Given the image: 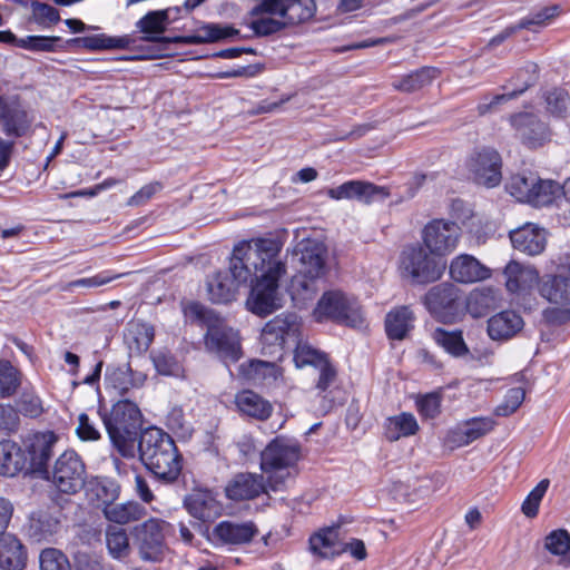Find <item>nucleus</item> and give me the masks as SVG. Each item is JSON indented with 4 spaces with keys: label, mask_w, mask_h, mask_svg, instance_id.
<instances>
[{
    "label": "nucleus",
    "mask_w": 570,
    "mask_h": 570,
    "mask_svg": "<svg viewBox=\"0 0 570 570\" xmlns=\"http://www.w3.org/2000/svg\"><path fill=\"white\" fill-rule=\"evenodd\" d=\"M549 487V480L543 479L541 480L537 487L528 494L525 500L522 503L521 510L522 512L529 517L534 518L538 514L539 505L544 497L547 490Z\"/></svg>",
    "instance_id": "57"
},
{
    "label": "nucleus",
    "mask_w": 570,
    "mask_h": 570,
    "mask_svg": "<svg viewBox=\"0 0 570 570\" xmlns=\"http://www.w3.org/2000/svg\"><path fill=\"white\" fill-rule=\"evenodd\" d=\"M253 20L249 23L250 29L257 37H267L274 35L286 27V22L283 19L273 18L269 13H261L253 16Z\"/></svg>",
    "instance_id": "48"
},
{
    "label": "nucleus",
    "mask_w": 570,
    "mask_h": 570,
    "mask_svg": "<svg viewBox=\"0 0 570 570\" xmlns=\"http://www.w3.org/2000/svg\"><path fill=\"white\" fill-rule=\"evenodd\" d=\"M524 326L523 318L514 311H502L488 320V334L493 341H508Z\"/></svg>",
    "instance_id": "28"
},
{
    "label": "nucleus",
    "mask_w": 570,
    "mask_h": 570,
    "mask_svg": "<svg viewBox=\"0 0 570 570\" xmlns=\"http://www.w3.org/2000/svg\"><path fill=\"white\" fill-rule=\"evenodd\" d=\"M166 425L175 433L185 435L189 432V425L185 420L184 411L179 406H174L170 409L166 416Z\"/></svg>",
    "instance_id": "63"
},
{
    "label": "nucleus",
    "mask_w": 570,
    "mask_h": 570,
    "mask_svg": "<svg viewBox=\"0 0 570 570\" xmlns=\"http://www.w3.org/2000/svg\"><path fill=\"white\" fill-rule=\"evenodd\" d=\"M271 490L267 476L262 473L239 472L225 487L226 497L232 501H247L266 494Z\"/></svg>",
    "instance_id": "21"
},
{
    "label": "nucleus",
    "mask_w": 570,
    "mask_h": 570,
    "mask_svg": "<svg viewBox=\"0 0 570 570\" xmlns=\"http://www.w3.org/2000/svg\"><path fill=\"white\" fill-rule=\"evenodd\" d=\"M104 514L110 522L127 524L138 521L146 514V509L140 503L128 501L126 503H109L104 507Z\"/></svg>",
    "instance_id": "37"
},
{
    "label": "nucleus",
    "mask_w": 570,
    "mask_h": 570,
    "mask_svg": "<svg viewBox=\"0 0 570 570\" xmlns=\"http://www.w3.org/2000/svg\"><path fill=\"white\" fill-rule=\"evenodd\" d=\"M497 303L498 294L495 289L492 287L475 288L466 298V309L473 317H480L495 308Z\"/></svg>",
    "instance_id": "41"
},
{
    "label": "nucleus",
    "mask_w": 570,
    "mask_h": 570,
    "mask_svg": "<svg viewBox=\"0 0 570 570\" xmlns=\"http://www.w3.org/2000/svg\"><path fill=\"white\" fill-rule=\"evenodd\" d=\"M547 110L554 117L564 118L570 114V96L564 89L554 88L546 96Z\"/></svg>",
    "instance_id": "49"
},
{
    "label": "nucleus",
    "mask_w": 570,
    "mask_h": 570,
    "mask_svg": "<svg viewBox=\"0 0 570 570\" xmlns=\"http://www.w3.org/2000/svg\"><path fill=\"white\" fill-rule=\"evenodd\" d=\"M187 511L196 519L207 522L220 514L222 505L209 491H195L185 499Z\"/></svg>",
    "instance_id": "30"
},
{
    "label": "nucleus",
    "mask_w": 570,
    "mask_h": 570,
    "mask_svg": "<svg viewBox=\"0 0 570 570\" xmlns=\"http://www.w3.org/2000/svg\"><path fill=\"white\" fill-rule=\"evenodd\" d=\"M282 244L271 238L242 242L234 247L228 272H217L207 279L212 302H232L242 285L250 286L248 309L259 316L279 307L278 282L286 274L281 257Z\"/></svg>",
    "instance_id": "1"
},
{
    "label": "nucleus",
    "mask_w": 570,
    "mask_h": 570,
    "mask_svg": "<svg viewBox=\"0 0 570 570\" xmlns=\"http://www.w3.org/2000/svg\"><path fill=\"white\" fill-rule=\"evenodd\" d=\"M69 46L85 48L89 50H102L111 48H125L129 43L128 38H111L105 35H92L78 37L67 41Z\"/></svg>",
    "instance_id": "44"
},
{
    "label": "nucleus",
    "mask_w": 570,
    "mask_h": 570,
    "mask_svg": "<svg viewBox=\"0 0 570 570\" xmlns=\"http://www.w3.org/2000/svg\"><path fill=\"white\" fill-rule=\"evenodd\" d=\"M301 322L296 314H281L267 322L262 331L261 343L264 355H281L288 338H297Z\"/></svg>",
    "instance_id": "13"
},
{
    "label": "nucleus",
    "mask_w": 570,
    "mask_h": 570,
    "mask_svg": "<svg viewBox=\"0 0 570 570\" xmlns=\"http://www.w3.org/2000/svg\"><path fill=\"white\" fill-rule=\"evenodd\" d=\"M156 371L161 375L180 376L183 368L180 363L169 353L158 352L153 355Z\"/></svg>",
    "instance_id": "59"
},
{
    "label": "nucleus",
    "mask_w": 570,
    "mask_h": 570,
    "mask_svg": "<svg viewBox=\"0 0 570 570\" xmlns=\"http://www.w3.org/2000/svg\"><path fill=\"white\" fill-rule=\"evenodd\" d=\"M315 11L316 4L314 0H261L252 9V14L269 13L278 16L286 22L287 27L312 19Z\"/></svg>",
    "instance_id": "14"
},
{
    "label": "nucleus",
    "mask_w": 570,
    "mask_h": 570,
    "mask_svg": "<svg viewBox=\"0 0 570 570\" xmlns=\"http://www.w3.org/2000/svg\"><path fill=\"white\" fill-rule=\"evenodd\" d=\"M56 441L57 436L53 432L36 433L27 440L26 450L33 471L48 473V461Z\"/></svg>",
    "instance_id": "26"
},
{
    "label": "nucleus",
    "mask_w": 570,
    "mask_h": 570,
    "mask_svg": "<svg viewBox=\"0 0 570 570\" xmlns=\"http://www.w3.org/2000/svg\"><path fill=\"white\" fill-rule=\"evenodd\" d=\"M507 190L521 203L533 206H547L560 196V184L551 179H541L533 173L513 175L507 184Z\"/></svg>",
    "instance_id": "10"
},
{
    "label": "nucleus",
    "mask_w": 570,
    "mask_h": 570,
    "mask_svg": "<svg viewBox=\"0 0 570 570\" xmlns=\"http://www.w3.org/2000/svg\"><path fill=\"white\" fill-rule=\"evenodd\" d=\"M340 527L332 525L322 529L309 538V549L322 558H333L342 554Z\"/></svg>",
    "instance_id": "33"
},
{
    "label": "nucleus",
    "mask_w": 570,
    "mask_h": 570,
    "mask_svg": "<svg viewBox=\"0 0 570 570\" xmlns=\"http://www.w3.org/2000/svg\"><path fill=\"white\" fill-rule=\"evenodd\" d=\"M237 410L246 416L266 421L273 413L271 402L250 390H243L235 395Z\"/></svg>",
    "instance_id": "31"
},
{
    "label": "nucleus",
    "mask_w": 570,
    "mask_h": 570,
    "mask_svg": "<svg viewBox=\"0 0 570 570\" xmlns=\"http://www.w3.org/2000/svg\"><path fill=\"white\" fill-rule=\"evenodd\" d=\"M505 286L510 293H528L533 286L540 285V277L537 269L525 267L517 262H510L504 268Z\"/></svg>",
    "instance_id": "29"
},
{
    "label": "nucleus",
    "mask_w": 570,
    "mask_h": 570,
    "mask_svg": "<svg viewBox=\"0 0 570 570\" xmlns=\"http://www.w3.org/2000/svg\"><path fill=\"white\" fill-rule=\"evenodd\" d=\"M60 41L56 36H27L17 41V47L33 52H56Z\"/></svg>",
    "instance_id": "47"
},
{
    "label": "nucleus",
    "mask_w": 570,
    "mask_h": 570,
    "mask_svg": "<svg viewBox=\"0 0 570 570\" xmlns=\"http://www.w3.org/2000/svg\"><path fill=\"white\" fill-rule=\"evenodd\" d=\"M296 255H299V275L292 282V289L302 299H312L317 292L315 281L323 277L326 272V247L317 240H302L297 245Z\"/></svg>",
    "instance_id": "8"
},
{
    "label": "nucleus",
    "mask_w": 570,
    "mask_h": 570,
    "mask_svg": "<svg viewBox=\"0 0 570 570\" xmlns=\"http://www.w3.org/2000/svg\"><path fill=\"white\" fill-rule=\"evenodd\" d=\"M154 337V327L150 324L142 322L129 323L125 334V338L129 345V348L139 354L146 352L149 348Z\"/></svg>",
    "instance_id": "42"
},
{
    "label": "nucleus",
    "mask_w": 570,
    "mask_h": 570,
    "mask_svg": "<svg viewBox=\"0 0 570 570\" xmlns=\"http://www.w3.org/2000/svg\"><path fill=\"white\" fill-rule=\"evenodd\" d=\"M3 122V131L7 136L21 137L29 128L26 111L18 107L3 106L0 112Z\"/></svg>",
    "instance_id": "43"
},
{
    "label": "nucleus",
    "mask_w": 570,
    "mask_h": 570,
    "mask_svg": "<svg viewBox=\"0 0 570 570\" xmlns=\"http://www.w3.org/2000/svg\"><path fill=\"white\" fill-rule=\"evenodd\" d=\"M544 547L552 554L560 556L562 561L570 562V535L566 530H554L548 534Z\"/></svg>",
    "instance_id": "50"
},
{
    "label": "nucleus",
    "mask_w": 570,
    "mask_h": 570,
    "mask_svg": "<svg viewBox=\"0 0 570 570\" xmlns=\"http://www.w3.org/2000/svg\"><path fill=\"white\" fill-rule=\"evenodd\" d=\"M511 125L522 142L530 148H537L548 139L547 125L532 114L523 112L512 116Z\"/></svg>",
    "instance_id": "24"
},
{
    "label": "nucleus",
    "mask_w": 570,
    "mask_h": 570,
    "mask_svg": "<svg viewBox=\"0 0 570 570\" xmlns=\"http://www.w3.org/2000/svg\"><path fill=\"white\" fill-rule=\"evenodd\" d=\"M18 412L29 417H38L43 407L40 397L33 391H24L17 402Z\"/></svg>",
    "instance_id": "58"
},
{
    "label": "nucleus",
    "mask_w": 570,
    "mask_h": 570,
    "mask_svg": "<svg viewBox=\"0 0 570 570\" xmlns=\"http://www.w3.org/2000/svg\"><path fill=\"white\" fill-rule=\"evenodd\" d=\"M106 543L109 553L115 559H122L129 556L130 546L127 532L117 527H108L106 530Z\"/></svg>",
    "instance_id": "46"
},
{
    "label": "nucleus",
    "mask_w": 570,
    "mask_h": 570,
    "mask_svg": "<svg viewBox=\"0 0 570 570\" xmlns=\"http://www.w3.org/2000/svg\"><path fill=\"white\" fill-rule=\"evenodd\" d=\"M86 495L88 500L96 503L97 507L100 504H109L116 499V489L114 484L105 480L95 478L85 482Z\"/></svg>",
    "instance_id": "45"
},
{
    "label": "nucleus",
    "mask_w": 570,
    "mask_h": 570,
    "mask_svg": "<svg viewBox=\"0 0 570 570\" xmlns=\"http://www.w3.org/2000/svg\"><path fill=\"white\" fill-rule=\"evenodd\" d=\"M186 312L197 320L208 323V330L205 336L206 347L214 352L226 365L236 363L242 357V346L238 333L233 328L219 323H209L213 318V312L199 303H191Z\"/></svg>",
    "instance_id": "7"
},
{
    "label": "nucleus",
    "mask_w": 570,
    "mask_h": 570,
    "mask_svg": "<svg viewBox=\"0 0 570 570\" xmlns=\"http://www.w3.org/2000/svg\"><path fill=\"white\" fill-rule=\"evenodd\" d=\"M414 315L409 306H400L385 317L386 334L392 340H403L413 327Z\"/></svg>",
    "instance_id": "39"
},
{
    "label": "nucleus",
    "mask_w": 570,
    "mask_h": 570,
    "mask_svg": "<svg viewBox=\"0 0 570 570\" xmlns=\"http://www.w3.org/2000/svg\"><path fill=\"white\" fill-rule=\"evenodd\" d=\"M239 373L248 381L261 384H273L281 376V368L274 362L250 360L240 364Z\"/></svg>",
    "instance_id": "34"
},
{
    "label": "nucleus",
    "mask_w": 570,
    "mask_h": 570,
    "mask_svg": "<svg viewBox=\"0 0 570 570\" xmlns=\"http://www.w3.org/2000/svg\"><path fill=\"white\" fill-rule=\"evenodd\" d=\"M30 7L32 20L41 28L49 29L60 21L59 11L48 3L32 1Z\"/></svg>",
    "instance_id": "52"
},
{
    "label": "nucleus",
    "mask_w": 570,
    "mask_h": 570,
    "mask_svg": "<svg viewBox=\"0 0 570 570\" xmlns=\"http://www.w3.org/2000/svg\"><path fill=\"white\" fill-rule=\"evenodd\" d=\"M326 195L334 200L354 199L370 205L376 200H384L390 196V191L386 187L370 181L348 180L337 187L328 188Z\"/></svg>",
    "instance_id": "20"
},
{
    "label": "nucleus",
    "mask_w": 570,
    "mask_h": 570,
    "mask_svg": "<svg viewBox=\"0 0 570 570\" xmlns=\"http://www.w3.org/2000/svg\"><path fill=\"white\" fill-rule=\"evenodd\" d=\"M40 570H71L68 558L55 548H47L40 553Z\"/></svg>",
    "instance_id": "54"
},
{
    "label": "nucleus",
    "mask_w": 570,
    "mask_h": 570,
    "mask_svg": "<svg viewBox=\"0 0 570 570\" xmlns=\"http://www.w3.org/2000/svg\"><path fill=\"white\" fill-rule=\"evenodd\" d=\"M547 230L535 224L527 223L510 232L513 247L529 256L541 254L547 246Z\"/></svg>",
    "instance_id": "23"
},
{
    "label": "nucleus",
    "mask_w": 570,
    "mask_h": 570,
    "mask_svg": "<svg viewBox=\"0 0 570 570\" xmlns=\"http://www.w3.org/2000/svg\"><path fill=\"white\" fill-rule=\"evenodd\" d=\"M417 430L419 424L415 416L407 412L390 416L384 423V435L390 442L414 435Z\"/></svg>",
    "instance_id": "38"
},
{
    "label": "nucleus",
    "mask_w": 570,
    "mask_h": 570,
    "mask_svg": "<svg viewBox=\"0 0 570 570\" xmlns=\"http://www.w3.org/2000/svg\"><path fill=\"white\" fill-rule=\"evenodd\" d=\"M169 524L158 518H150L132 529L134 544L145 561H159L165 550V537Z\"/></svg>",
    "instance_id": "12"
},
{
    "label": "nucleus",
    "mask_w": 570,
    "mask_h": 570,
    "mask_svg": "<svg viewBox=\"0 0 570 570\" xmlns=\"http://www.w3.org/2000/svg\"><path fill=\"white\" fill-rule=\"evenodd\" d=\"M47 478L57 490L66 494H75L85 487L86 466L82 459L73 450H67L58 456Z\"/></svg>",
    "instance_id": "11"
},
{
    "label": "nucleus",
    "mask_w": 570,
    "mask_h": 570,
    "mask_svg": "<svg viewBox=\"0 0 570 570\" xmlns=\"http://www.w3.org/2000/svg\"><path fill=\"white\" fill-rule=\"evenodd\" d=\"M147 375L142 372L132 371L129 366L115 371V380L120 382V390L128 391L129 387H140L144 385Z\"/></svg>",
    "instance_id": "61"
},
{
    "label": "nucleus",
    "mask_w": 570,
    "mask_h": 570,
    "mask_svg": "<svg viewBox=\"0 0 570 570\" xmlns=\"http://www.w3.org/2000/svg\"><path fill=\"white\" fill-rule=\"evenodd\" d=\"M501 166L499 153L489 147L475 150L468 161V168L475 183L487 187H494L500 184L502 178Z\"/></svg>",
    "instance_id": "18"
},
{
    "label": "nucleus",
    "mask_w": 570,
    "mask_h": 570,
    "mask_svg": "<svg viewBox=\"0 0 570 570\" xmlns=\"http://www.w3.org/2000/svg\"><path fill=\"white\" fill-rule=\"evenodd\" d=\"M27 552L23 544L10 533L0 535V568L3 570H23Z\"/></svg>",
    "instance_id": "32"
},
{
    "label": "nucleus",
    "mask_w": 570,
    "mask_h": 570,
    "mask_svg": "<svg viewBox=\"0 0 570 570\" xmlns=\"http://www.w3.org/2000/svg\"><path fill=\"white\" fill-rule=\"evenodd\" d=\"M301 444L284 435L273 439L261 452V470L267 476L271 491L285 490L298 473Z\"/></svg>",
    "instance_id": "3"
},
{
    "label": "nucleus",
    "mask_w": 570,
    "mask_h": 570,
    "mask_svg": "<svg viewBox=\"0 0 570 570\" xmlns=\"http://www.w3.org/2000/svg\"><path fill=\"white\" fill-rule=\"evenodd\" d=\"M142 464L164 483L175 482L181 472V456L169 434L158 428L144 430L138 440Z\"/></svg>",
    "instance_id": "2"
},
{
    "label": "nucleus",
    "mask_w": 570,
    "mask_h": 570,
    "mask_svg": "<svg viewBox=\"0 0 570 570\" xmlns=\"http://www.w3.org/2000/svg\"><path fill=\"white\" fill-rule=\"evenodd\" d=\"M560 12L558 6H551L539 10L531 16L523 18L519 23V29H531L532 26L543 27L549 23L551 19L557 17Z\"/></svg>",
    "instance_id": "60"
},
{
    "label": "nucleus",
    "mask_w": 570,
    "mask_h": 570,
    "mask_svg": "<svg viewBox=\"0 0 570 570\" xmlns=\"http://www.w3.org/2000/svg\"><path fill=\"white\" fill-rule=\"evenodd\" d=\"M524 396L525 392L522 387L510 389L507 392L503 402L495 407V415L509 416L513 414L524 401Z\"/></svg>",
    "instance_id": "56"
},
{
    "label": "nucleus",
    "mask_w": 570,
    "mask_h": 570,
    "mask_svg": "<svg viewBox=\"0 0 570 570\" xmlns=\"http://www.w3.org/2000/svg\"><path fill=\"white\" fill-rule=\"evenodd\" d=\"M539 293L551 304L570 305V265H562L554 274L544 275L539 285Z\"/></svg>",
    "instance_id": "22"
},
{
    "label": "nucleus",
    "mask_w": 570,
    "mask_h": 570,
    "mask_svg": "<svg viewBox=\"0 0 570 570\" xmlns=\"http://www.w3.org/2000/svg\"><path fill=\"white\" fill-rule=\"evenodd\" d=\"M20 385V372L8 361H0V394L12 395Z\"/></svg>",
    "instance_id": "53"
},
{
    "label": "nucleus",
    "mask_w": 570,
    "mask_h": 570,
    "mask_svg": "<svg viewBox=\"0 0 570 570\" xmlns=\"http://www.w3.org/2000/svg\"><path fill=\"white\" fill-rule=\"evenodd\" d=\"M170 23L169 19V10H156L149 11L146 13L140 20L137 21V29L145 33V40L151 42H185V43H204V42H214L228 37H233L238 35V30L233 27H222L219 24H207L202 28V33L183 38L175 37L168 38L161 36L167 26Z\"/></svg>",
    "instance_id": "5"
},
{
    "label": "nucleus",
    "mask_w": 570,
    "mask_h": 570,
    "mask_svg": "<svg viewBox=\"0 0 570 570\" xmlns=\"http://www.w3.org/2000/svg\"><path fill=\"white\" fill-rule=\"evenodd\" d=\"M449 271L452 279L463 284L481 282L491 276L490 268L469 254L454 257Z\"/></svg>",
    "instance_id": "25"
},
{
    "label": "nucleus",
    "mask_w": 570,
    "mask_h": 570,
    "mask_svg": "<svg viewBox=\"0 0 570 570\" xmlns=\"http://www.w3.org/2000/svg\"><path fill=\"white\" fill-rule=\"evenodd\" d=\"M314 317L317 322L330 320L354 328H361L365 323L358 302L340 291L323 294L314 309Z\"/></svg>",
    "instance_id": "9"
},
{
    "label": "nucleus",
    "mask_w": 570,
    "mask_h": 570,
    "mask_svg": "<svg viewBox=\"0 0 570 570\" xmlns=\"http://www.w3.org/2000/svg\"><path fill=\"white\" fill-rule=\"evenodd\" d=\"M445 268L446 262L421 244L404 246L399 257L401 277L413 285L438 282Z\"/></svg>",
    "instance_id": "6"
},
{
    "label": "nucleus",
    "mask_w": 570,
    "mask_h": 570,
    "mask_svg": "<svg viewBox=\"0 0 570 570\" xmlns=\"http://www.w3.org/2000/svg\"><path fill=\"white\" fill-rule=\"evenodd\" d=\"M26 466V456L21 448L13 441L0 442V474L14 476Z\"/></svg>",
    "instance_id": "36"
},
{
    "label": "nucleus",
    "mask_w": 570,
    "mask_h": 570,
    "mask_svg": "<svg viewBox=\"0 0 570 570\" xmlns=\"http://www.w3.org/2000/svg\"><path fill=\"white\" fill-rule=\"evenodd\" d=\"M459 288L452 283L444 282L431 287L423 297V303L430 314L442 321L452 322L461 307Z\"/></svg>",
    "instance_id": "16"
},
{
    "label": "nucleus",
    "mask_w": 570,
    "mask_h": 570,
    "mask_svg": "<svg viewBox=\"0 0 570 570\" xmlns=\"http://www.w3.org/2000/svg\"><path fill=\"white\" fill-rule=\"evenodd\" d=\"M439 73L440 71L434 67H423L395 80L393 87L403 92H414L432 83Z\"/></svg>",
    "instance_id": "40"
},
{
    "label": "nucleus",
    "mask_w": 570,
    "mask_h": 570,
    "mask_svg": "<svg viewBox=\"0 0 570 570\" xmlns=\"http://www.w3.org/2000/svg\"><path fill=\"white\" fill-rule=\"evenodd\" d=\"M257 532L253 522L222 521L214 528L213 537L222 544L239 546L250 542Z\"/></svg>",
    "instance_id": "27"
},
{
    "label": "nucleus",
    "mask_w": 570,
    "mask_h": 570,
    "mask_svg": "<svg viewBox=\"0 0 570 570\" xmlns=\"http://www.w3.org/2000/svg\"><path fill=\"white\" fill-rule=\"evenodd\" d=\"M432 337L451 356L464 358L465 362H478L483 365L492 355L490 350H470L464 342L462 331H446L439 327L433 332Z\"/></svg>",
    "instance_id": "19"
},
{
    "label": "nucleus",
    "mask_w": 570,
    "mask_h": 570,
    "mask_svg": "<svg viewBox=\"0 0 570 570\" xmlns=\"http://www.w3.org/2000/svg\"><path fill=\"white\" fill-rule=\"evenodd\" d=\"M78 421L79 424L76 432L79 439L82 441H97L100 439V432L86 413H81Z\"/></svg>",
    "instance_id": "64"
},
{
    "label": "nucleus",
    "mask_w": 570,
    "mask_h": 570,
    "mask_svg": "<svg viewBox=\"0 0 570 570\" xmlns=\"http://www.w3.org/2000/svg\"><path fill=\"white\" fill-rule=\"evenodd\" d=\"M111 443L126 458L135 456L137 431L141 424V412L131 401L121 400L102 416Z\"/></svg>",
    "instance_id": "4"
},
{
    "label": "nucleus",
    "mask_w": 570,
    "mask_h": 570,
    "mask_svg": "<svg viewBox=\"0 0 570 570\" xmlns=\"http://www.w3.org/2000/svg\"><path fill=\"white\" fill-rule=\"evenodd\" d=\"M531 80H533V77H528L524 86L520 89H512L510 92L495 95L492 98L485 97L482 101L479 102L476 107L479 115L484 116L489 112L495 111L499 105L523 94L530 87Z\"/></svg>",
    "instance_id": "51"
},
{
    "label": "nucleus",
    "mask_w": 570,
    "mask_h": 570,
    "mask_svg": "<svg viewBox=\"0 0 570 570\" xmlns=\"http://www.w3.org/2000/svg\"><path fill=\"white\" fill-rule=\"evenodd\" d=\"M417 409L422 416L434 419L441 411V396L438 393H429L417 401Z\"/></svg>",
    "instance_id": "62"
},
{
    "label": "nucleus",
    "mask_w": 570,
    "mask_h": 570,
    "mask_svg": "<svg viewBox=\"0 0 570 570\" xmlns=\"http://www.w3.org/2000/svg\"><path fill=\"white\" fill-rule=\"evenodd\" d=\"M294 363L298 368L313 366L318 371L315 387L320 393L325 392L336 381L337 372L326 354L305 342L297 343L294 351Z\"/></svg>",
    "instance_id": "17"
},
{
    "label": "nucleus",
    "mask_w": 570,
    "mask_h": 570,
    "mask_svg": "<svg viewBox=\"0 0 570 570\" xmlns=\"http://www.w3.org/2000/svg\"><path fill=\"white\" fill-rule=\"evenodd\" d=\"M59 520L47 510L31 513L27 525L28 535L37 541L49 540L59 529Z\"/></svg>",
    "instance_id": "35"
},
{
    "label": "nucleus",
    "mask_w": 570,
    "mask_h": 570,
    "mask_svg": "<svg viewBox=\"0 0 570 570\" xmlns=\"http://www.w3.org/2000/svg\"><path fill=\"white\" fill-rule=\"evenodd\" d=\"M460 237V226L445 219H433L422 230L423 245L440 258L458 247Z\"/></svg>",
    "instance_id": "15"
},
{
    "label": "nucleus",
    "mask_w": 570,
    "mask_h": 570,
    "mask_svg": "<svg viewBox=\"0 0 570 570\" xmlns=\"http://www.w3.org/2000/svg\"><path fill=\"white\" fill-rule=\"evenodd\" d=\"M464 434L468 436L470 442L484 436L489 432H491L495 425V422L493 419L485 416V417H472L470 420L464 421Z\"/></svg>",
    "instance_id": "55"
}]
</instances>
